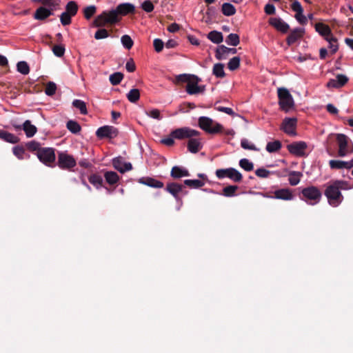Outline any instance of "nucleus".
<instances>
[{
	"label": "nucleus",
	"mask_w": 353,
	"mask_h": 353,
	"mask_svg": "<svg viewBox=\"0 0 353 353\" xmlns=\"http://www.w3.org/2000/svg\"><path fill=\"white\" fill-rule=\"evenodd\" d=\"M198 125L201 130L212 134L221 133L223 130V126L221 123L208 117H200L198 119Z\"/></svg>",
	"instance_id": "f257e3e1"
},
{
	"label": "nucleus",
	"mask_w": 353,
	"mask_h": 353,
	"mask_svg": "<svg viewBox=\"0 0 353 353\" xmlns=\"http://www.w3.org/2000/svg\"><path fill=\"white\" fill-rule=\"evenodd\" d=\"M119 21V14L116 9L109 11H103L98 15L94 21V25L96 27H103L106 23L114 24Z\"/></svg>",
	"instance_id": "f03ea898"
},
{
	"label": "nucleus",
	"mask_w": 353,
	"mask_h": 353,
	"mask_svg": "<svg viewBox=\"0 0 353 353\" xmlns=\"http://www.w3.org/2000/svg\"><path fill=\"white\" fill-rule=\"evenodd\" d=\"M325 195L327 199L329 204L333 207L339 206L343 200L341 191L339 190L337 186L333 183L326 188Z\"/></svg>",
	"instance_id": "7ed1b4c3"
},
{
	"label": "nucleus",
	"mask_w": 353,
	"mask_h": 353,
	"mask_svg": "<svg viewBox=\"0 0 353 353\" xmlns=\"http://www.w3.org/2000/svg\"><path fill=\"white\" fill-rule=\"evenodd\" d=\"M301 199L305 201L309 205H315L318 203L322 196L321 191L314 186L305 188L301 191Z\"/></svg>",
	"instance_id": "20e7f679"
},
{
	"label": "nucleus",
	"mask_w": 353,
	"mask_h": 353,
	"mask_svg": "<svg viewBox=\"0 0 353 353\" xmlns=\"http://www.w3.org/2000/svg\"><path fill=\"white\" fill-rule=\"evenodd\" d=\"M279 104L281 110L288 112L294 106V99L288 90L285 88H278Z\"/></svg>",
	"instance_id": "39448f33"
},
{
	"label": "nucleus",
	"mask_w": 353,
	"mask_h": 353,
	"mask_svg": "<svg viewBox=\"0 0 353 353\" xmlns=\"http://www.w3.org/2000/svg\"><path fill=\"white\" fill-rule=\"evenodd\" d=\"M216 176L219 179L229 178L234 182H239L242 179V174L233 168L219 169L216 170Z\"/></svg>",
	"instance_id": "423d86ee"
},
{
	"label": "nucleus",
	"mask_w": 353,
	"mask_h": 353,
	"mask_svg": "<svg viewBox=\"0 0 353 353\" xmlns=\"http://www.w3.org/2000/svg\"><path fill=\"white\" fill-rule=\"evenodd\" d=\"M37 155L39 161L48 166L53 163L56 159L54 150L51 148H40Z\"/></svg>",
	"instance_id": "0eeeda50"
},
{
	"label": "nucleus",
	"mask_w": 353,
	"mask_h": 353,
	"mask_svg": "<svg viewBox=\"0 0 353 353\" xmlns=\"http://www.w3.org/2000/svg\"><path fill=\"white\" fill-rule=\"evenodd\" d=\"M200 132L196 130L192 129L188 127H183L177 128L171 132V136L176 139H190L192 137H198Z\"/></svg>",
	"instance_id": "6e6552de"
},
{
	"label": "nucleus",
	"mask_w": 353,
	"mask_h": 353,
	"mask_svg": "<svg viewBox=\"0 0 353 353\" xmlns=\"http://www.w3.org/2000/svg\"><path fill=\"white\" fill-rule=\"evenodd\" d=\"M58 165L60 168L70 169L76 166L77 163L74 158L66 152H60L58 154Z\"/></svg>",
	"instance_id": "1a4fd4ad"
},
{
	"label": "nucleus",
	"mask_w": 353,
	"mask_h": 353,
	"mask_svg": "<svg viewBox=\"0 0 353 353\" xmlns=\"http://www.w3.org/2000/svg\"><path fill=\"white\" fill-rule=\"evenodd\" d=\"M119 134V130L114 126L104 125L97 129L96 135L99 138H110L116 137Z\"/></svg>",
	"instance_id": "9d476101"
},
{
	"label": "nucleus",
	"mask_w": 353,
	"mask_h": 353,
	"mask_svg": "<svg viewBox=\"0 0 353 353\" xmlns=\"http://www.w3.org/2000/svg\"><path fill=\"white\" fill-rule=\"evenodd\" d=\"M307 145L304 141L294 142L288 145V150L292 154L296 157H304Z\"/></svg>",
	"instance_id": "9b49d317"
},
{
	"label": "nucleus",
	"mask_w": 353,
	"mask_h": 353,
	"mask_svg": "<svg viewBox=\"0 0 353 353\" xmlns=\"http://www.w3.org/2000/svg\"><path fill=\"white\" fill-rule=\"evenodd\" d=\"M336 141L339 145L338 155L344 157L348 154L347 145L349 138L343 134H336Z\"/></svg>",
	"instance_id": "f8f14e48"
},
{
	"label": "nucleus",
	"mask_w": 353,
	"mask_h": 353,
	"mask_svg": "<svg viewBox=\"0 0 353 353\" xmlns=\"http://www.w3.org/2000/svg\"><path fill=\"white\" fill-rule=\"evenodd\" d=\"M269 23L276 30L286 33L290 29V26L280 17H272L269 20Z\"/></svg>",
	"instance_id": "ddd939ff"
},
{
	"label": "nucleus",
	"mask_w": 353,
	"mask_h": 353,
	"mask_svg": "<svg viewBox=\"0 0 353 353\" xmlns=\"http://www.w3.org/2000/svg\"><path fill=\"white\" fill-rule=\"evenodd\" d=\"M296 121L297 120L295 118H285L282 123L283 130L289 135H296Z\"/></svg>",
	"instance_id": "4468645a"
},
{
	"label": "nucleus",
	"mask_w": 353,
	"mask_h": 353,
	"mask_svg": "<svg viewBox=\"0 0 353 353\" xmlns=\"http://www.w3.org/2000/svg\"><path fill=\"white\" fill-rule=\"evenodd\" d=\"M112 165L114 168L121 173H124L126 171L131 170L132 168V164L130 162H123V158L121 157L114 158L112 160Z\"/></svg>",
	"instance_id": "2eb2a0df"
},
{
	"label": "nucleus",
	"mask_w": 353,
	"mask_h": 353,
	"mask_svg": "<svg viewBox=\"0 0 353 353\" xmlns=\"http://www.w3.org/2000/svg\"><path fill=\"white\" fill-rule=\"evenodd\" d=\"M237 50L234 48H228L223 45L219 46L216 50L215 57L218 60L225 59L227 56L230 54H234Z\"/></svg>",
	"instance_id": "dca6fc26"
},
{
	"label": "nucleus",
	"mask_w": 353,
	"mask_h": 353,
	"mask_svg": "<svg viewBox=\"0 0 353 353\" xmlns=\"http://www.w3.org/2000/svg\"><path fill=\"white\" fill-rule=\"evenodd\" d=\"M348 81V78L345 74H337L335 79H330L327 87L329 88H340Z\"/></svg>",
	"instance_id": "f3484780"
},
{
	"label": "nucleus",
	"mask_w": 353,
	"mask_h": 353,
	"mask_svg": "<svg viewBox=\"0 0 353 353\" xmlns=\"http://www.w3.org/2000/svg\"><path fill=\"white\" fill-rule=\"evenodd\" d=\"M305 34V29L303 28H296L293 29L286 39L288 46L294 44L296 41L300 39Z\"/></svg>",
	"instance_id": "a211bd4d"
},
{
	"label": "nucleus",
	"mask_w": 353,
	"mask_h": 353,
	"mask_svg": "<svg viewBox=\"0 0 353 353\" xmlns=\"http://www.w3.org/2000/svg\"><path fill=\"white\" fill-rule=\"evenodd\" d=\"M293 194L289 189L282 188L274 191L272 198L281 199L285 201H290L293 199Z\"/></svg>",
	"instance_id": "6ab92c4d"
},
{
	"label": "nucleus",
	"mask_w": 353,
	"mask_h": 353,
	"mask_svg": "<svg viewBox=\"0 0 353 353\" xmlns=\"http://www.w3.org/2000/svg\"><path fill=\"white\" fill-rule=\"evenodd\" d=\"M188 150L191 153H197L202 148L201 139L192 137L188 142Z\"/></svg>",
	"instance_id": "aec40b11"
},
{
	"label": "nucleus",
	"mask_w": 353,
	"mask_h": 353,
	"mask_svg": "<svg viewBox=\"0 0 353 353\" xmlns=\"http://www.w3.org/2000/svg\"><path fill=\"white\" fill-rule=\"evenodd\" d=\"M315 30L322 36L325 39L328 37L333 35L332 30L327 25L323 23H317L315 24Z\"/></svg>",
	"instance_id": "412c9836"
},
{
	"label": "nucleus",
	"mask_w": 353,
	"mask_h": 353,
	"mask_svg": "<svg viewBox=\"0 0 353 353\" xmlns=\"http://www.w3.org/2000/svg\"><path fill=\"white\" fill-rule=\"evenodd\" d=\"M118 14L126 15L134 12L135 7L130 3H123L118 5L115 8Z\"/></svg>",
	"instance_id": "4be33fe9"
},
{
	"label": "nucleus",
	"mask_w": 353,
	"mask_h": 353,
	"mask_svg": "<svg viewBox=\"0 0 353 353\" xmlns=\"http://www.w3.org/2000/svg\"><path fill=\"white\" fill-rule=\"evenodd\" d=\"M170 176L174 179H180L185 176H189L190 173L186 168L175 165L172 168Z\"/></svg>",
	"instance_id": "5701e85b"
},
{
	"label": "nucleus",
	"mask_w": 353,
	"mask_h": 353,
	"mask_svg": "<svg viewBox=\"0 0 353 353\" xmlns=\"http://www.w3.org/2000/svg\"><path fill=\"white\" fill-rule=\"evenodd\" d=\"M183 185L176 183L167 184L165 190L171 194L176 200L179 199V194L182 191Z\"/></svg>",
	"instance_id": "b1692460"
},
{
	"label": "nucleus",
	"mask_w": 353,
	"mask_h": 353,
	"mask_svg": "<svg viewBox=\"0 0 353 353\" xmlns=\"http://www.w3.org/2000/svg\"><path fill=\"white\" fill-rule=\"evenodd\" d=\"M139 182L151 188H161L163 187V182L151 177L141 178Z\"/></svg>",
	"instance_id": "393cba45"
},
{
	"label": "nucleus",
	"mask_w": 353,
	"mask_h": 353,
	"mask_svg": "<svg viewBox=\"0 0 353 353\" xmlns=\"http://www.w3.org/2000/svg\"><path fill=\"white\" fill-rule=\"evenodd\" d=\"M53 12L52 10L45 8V7H39L37 9L34 14V17L37 20H44L52 15Z\"/></svg>",
	"instance_id": "a878e982"
},
{
	"label": "nucleus",
	"mask_w": 353,
	"mask_h": 353,
	"mask_svg": "<svg viewBox=\"0 0 353 353\" xmlns=\"http://www.w3.org/2000/svg\"><path fill=\"white\" fill-rule=\"evenodd\" d=\"M185 90L189 94H196L203 92L205 90L204 86L198 85L197 83H188Z\"/></svg>",
	"instance_id": "bb28decb"
},
{
	"label": "nucleus",
	"mask_w": 353,
	"mask_h": 353,
	"mask_svg": "<svg viewBox=\"0 0 353 353\" xmlns=\"http://www.w3.org/2000/svg\"><path fill=\"white\" fill-rule=\"evenodd\" d=\"M0 139L10 143H17L19 141L17 136L3 130H0Z\"/></svg>",
	"instance_id": "cd10ccee"
},
{
	"label": "nucleus",
	"mask_w": 353,
	"mask_h": 353,
	"mask_svg": "<svg viewBox=\"0 0 353 353\" xmlns=\"http://www.w3.org/2000/svg\"><path fill=\"white\" fill-rule=\"evenodd\" d=\"M23 130L28 137H33L37 132V128L31 124L30 121L26 120L23 124Z\"/></svg>",
	"instance_id": "c85d7f7f"
},
{
	"label": "nucleus",
	"mask_w": 353,
	"mask_h": 353,
	"mask_svg": "<svg viewBox=\"0 0 353 353\" xmlns=\"http://www.w3.org/2000/svg\"><path fill=\"white\" fill-rule=\"evenodd\" d=\"M236 11L235 7L230 3H224L221 6V12L226 17L234 15Z\"/></svg>",
	"instance_id": "c756f323"
},
{
	"label": "nucleus",
	"mask_w": 353,
	"mask_h": 353,
	"mask_svg": "<svg viewBox=\"0 0 353 353\" xmlns=\"http://www.w3.org/2000/svg\"><path fill=\"white\" fill-rule=\"evenodd\" d=\"M208 39L212 43L219 44L223 41V37L221 32L213 30L208 33Z\"/></svg>",
	"instance_id": "7c9ffc66"
},
{
	"label": "nucleus",
	"mask_w": 353,
	"mask_h": 353,
	"mask_svg": "<svg viewBox=\"0 0 353 353\" xmlns=\"http://www.w3.org/2000/svg\"><path fill=\"white\" fill-rule=\"evenodd\" d=\"M105 181L110 185L117 183L119 179V176L117 172L113 171H108L104 174Z\"/></svg>",
	"instance_id": "2f4dec72"
},
{
	"label": "nucleus",
	"mask_w": 353,
	"mask_h": 353,
	"mask_svg": "<svg viewBox=\"0 0 353 353\" xmlns=\"http://www.w3.org/2000/svg\"><path fill=\"white\" fill-rule=\"evenodd\" d=\"M282 147L281 143L279 140L268 142L266 145L265 150L270 152L273 153L279 151Z\"/></svg>",
	"instance_id": "473e14b6"
},
{
	"label": "nucleus",
	"mask_w": 353,
	"mask_h": 353,
	"mask_svg": "<svg viewBox=\"0 0 353 353\" xmlns=\"http://www.w3.org/2000/svg\"><path fill=\"white\" fill-rule=\"evenodd\" d=\"M302 174L300 172L291 171L289 173L288 181L291 185H296L301 180Z\"/></svg>",
	"instance_id": "72a5a7b5"
},
{
	"label": "nucleus",
	"mask_w": 353,
	"mask_h": 353,
	"mask_svg": "<svg viewBox=\"0 0 353 353\" xmlns=\"http://www.w3.org/2000/svg\"><path fill=\"white\" fill-rule=\"evenodd\" d=\"M212 74L217 78H223L225 75L224 65L221 63L214 64L212 69Z\"/></svg>",
	"instance_id": "f704fd0d"
},
{
	"label": "nucleus",
	"mask_w": 353,
	"mask_h": 353,
	"mask_svg": "<svg viewBox=\"0 0 353 353\" xmlns=\"http://www.w3.org/2000/svg\"><path fill=\"white\" fill-rule=\"evenodd\" d=\"M325 40L328 43V48L331 50L332 54H334L337 52L339 49L338 40L333 35L328 37Z\"/></svg>",
	"instance_id": "c9c22d12"
},
{
	"label": "nucleus",
	"mask_w": 353,
	"mask_h": 353,
	"mask_svg": "<svg viewBox=\"0 0 353 353\" xmlns=\"http://www.w3.org/2000/svg\"><path fill=\"white\" fill-rule=\"evenodd\" d=\"M184 184L191 188L197 189L203 187L205 183L199 179H185Z\"/></svg>",
	"instance_id": "e433bc0d"
},
{
	"label": "nucleus",
	"mask_w": 353,
	"mask_h": 353,
	"mask_svg": "<svg viewBox=\"0 0 353 353\" xmlns=\"http://www.w3.org/2000/svg\"><path fill=\"white\" fill-rule=\"evenodd\" d=\"M225 42L228 45L236 46L240 42L239 37L237 34L230 33L226 37Z\"/></svg>",
	"instance_id": "4c0bfd02"
},
{
	"label": "nucleus",
	"mask_w": 353,
	"mask_h": 353,
	"mask_svg": "<svg viewBox=\"0 0 353 353\" xmlns=\"http://www.w3.org/2000/svg\"><path fill=\"white\" fill-rule=\"evenodd\" d=\"M72 105L79 109L82 114H86L88 113L85 103L80 99H74L72 101Z\"/></svg>",
	"instance_id": "58836bf2"
},
{
	"label": "nucleus",
	"mask_w": 353,
	"mask_h": 353,
	"mask_svg": "<svg viewBox=\"0 0 353 353\" xmlns=\"http://www.w3.org/2000/svg\"><path fill=\"white\" fill-rule=\"evenodd\" d=\"M140 98L139 90L137 88L132 89L127 94V99L131 103H136Z\"/></svg>",
	"instance_id": "ea45409f"
},
{
	"label": "nucleus",
	"mask_w": 353,
	"mask_h": 353,
	"mask_svg": "<svg viewBox=\"0 0 353 353\" xmlns=\"http://www.w3.org/2000/svg\"><path fill=\"white\" fill-rule=\"evenodd\" d=\"M68 130L73 134H77L81 130L80 125L75 121L70 120L67 122Z\"/></svg>",
	"instance_id": "a19ab883"
},
{
	"label": "nucleus",
	"mask_w": 353,
	"mask_h": 353,
	"mask_svg": "<svg viewBox=\"0 0 353 353\" xmlns=\"http://www.w3.org/2000/svg\"><path fill=\"white\" fill-rule=\"evenodd\" d=\"M123 79V74L121 72H117L110 75L109 80L112 85H117L121 83Z\"/></svg>",
	"instance_id": "79ce46f5"
},
{
	"label": "nucleus",
	"mask_w": 353,
	"mask_h": 353,
	"mask_svg": "<svg viewBox=\"0 0 353 353\" xmlns=\"http://www.w3.org/2000/svg\"><path fill=\"white\" fill-rule=\"evenodd\" d=\"M238 187L236 185H228L223 189V195L226 197H232L236 195V191Z\"/></svg>",
	"instance_id": "37998d69"
},
{
	"label": "nucleus",
	"mask_w": 353,
	"mask_h": 353,
	"mask_svg": "<svg viewBox=\"0 0 353 353\" xmlns=\"http://www.w3.org/2000/svg\"><path fill=\"white\" fill-rule=\"evenodd\" d=\"M89 182L97 188H101L103 183V178L97 174H92L89 177Z\"/></svg>",
	"instance_id": "c03bdc74"
},
{
	"label": "nucleus",
	"mask_w": 353,
	"mask_h": 353,
	"mask_svg": "<svg viewBox=\"0 0 353 353\" xmlns=\"http://www.w3.org/2000/svg\"><path fill=\"white\" fill-rule=\"evenodd\" d=\"M65 12L74 16L78 11V6L75 1H69L65 6Z\"/></svg>",
	"instance_id": "a18cd8bd"
},
{
	"label": "nucleus",
	"mask_w": 353,
	"mask_h": 353,
	"mask_svg": "<svg viewBox=\"0 0 353 353\" xmlns=\"http://www.w3.org/2000/svg\"><path fill=\"white\" fill-rule=\"evenodd\" d=\"M241 146L244 150H253V151H259V149L256 147V145L250 142L247 139H243L241 141Z\"/></svg>",
	"instance_id": "49530a36"
},
{
	"label": "nucleus",
	"mask_w": 353,
	"mask_h": 353,
	"mask_svg": "<svg viewBox=\"0 0 353 353\" xmlns=\"http://www.w3.org/2000/svg\"><path fill=\"white\" fill-rule=\"evenodd\" d=\"M17 69L22 74H28L30 72V68L27 62L21 61L17 63Z\"/></svg>",
	"instance_id": "de8ad7c7"
},
{
	"label": "nucleus",
	"mask_w": 353,
	"mask_h": 353,
	"mask_svg": "<svg viewBox=\"0 0 353 353\" xmlns=\"http://www.w3.org/2000/svg\"><path fill=\"white\" fill-rule=\"evenodd\" d=\"M239 165L241 168L247 172L252 171L254 168V164L248 159H241L239 161Z\"/></svg>",
	"instance_id": "09e8293b"
},
{
	"label": "nucleus",
	"mask_w": 353,
	"mask_h": 353,
	"mask_svg": "<svg viewBox=\"0 0 353 353\" xmlns=\"http://www.w3.org/2000/svg\"><path fill=\"white\" fill-rule=\"evenodd\" d=\"M121 42L123 46L128 50H130L134 44L132 39L128 34H125L121 37Z\"/></svg>",
	"instance_id": "8fccbe9b"
},
{
	"label": "nucleus",
	"mask_w": 353,
	"mask_h": 353,
	"mask_svg": "<svg viewBox=\"0 0 353 353\" xmlns=\"http://www.w3.org/2000/svg\"><path fill=\"white\" fill-rule=\"evenodd\" d=\"M240 65V58L239 57H234L228 63V68L230 70L233 71L236 70Z\"/></svg>",
	"instance_id": "3c124183"
},
{
	"label": "nucleus",
	"mask_w": 353,
	"mask_h": 353,
	"mask_svg": "<svg viewBox=\"0 0 353 353\" xmlns=\"http://www.w3.org/2000/svg\"><path fill=\"white\" fill-rule=\"evenodd\" d=\"M42 3L46 6L49 7V10H52L53 12V10H56L59 6L60 0H42Z\"/></svg>",
	"instance_id": "603ef678"
},
{
	"label": "nucleus",
	"mask_w": 353,
	"mask_h": 353,
	"mask_svg": "<svg viewBox=\"0 0 353 353\" xmlns=\"http://www.w3.org/2000/svg\"><path fill=\"white\" fill-rule=\"evenodd\" d=\"M97 8L95 6L92 5L87 6L83 10L84 17L86 19H90L96 12Z\"/></svg>",
	"instance_id": "864d4df0"
},
{
	"label": "nucleus",
	"mask_w": 353,
	"mask_h": 353,
	"mask_svg": "<svg viewBox=\"0 0 353 353\" xmlns=\"http://www.w3.org/2000/svg\"><path fill=\"white\" fill-rule=\"evenodd\" d=\"M13 154L19 159H23L25 158L26 152L23 148L20 146H15L12 149ZM28 157H29L28 155H27Z\"/></svg>",
	"instance_id": "5fc2aeb1"
},
{
	"label": "nucleus",
	"mask_w": 353,
	"mask_h": 353,
	"mask_svg": "<svg viewBox=\"0 0 353 353\" xmlns=\"http://www.w3.org/2000/svg\"><path fill=\"white\" fill-rule=\"evenodd\" d=\"M65 47L63 45H55L52 48L54 54L57 57H61L65 53Z\"/></svg>",
	"instance_id": "6e6d98bb"
},
{
	"label": "nucleus",
	"mask_w": 353,
	"mask_h": 353,
	"mask_svg": "<svg viewBox=\"0 0 353 353\" xmlns=\"http://www.w3.org/2000/svg\"><path fill=\"white\" fill-rule=\"evenodd\" d=\"M57 90V85L54 82L48 83L46 89L45 93L48 96H52L55 94Z\"/></svg>",
	"instance_id": "4d7b16f0"
},
{
	"label": "nucleus",
	"mask_w": 353,
	"mask_h": 353,
	"mask_svg": "<svg viewBox=\"0 0 353 353\" xmlns=\"http://www.w3.org/2000/svg\"><path fill=\"white\" fill-rule=\"evenodd\" d=\"M336 186H337L339 191L341 190H350L351 187L349 185L348 182L343 180H336L332 182Z\"/></svg>",
	"instance_id": "13d9d810"
},
{
	"label": "nucleus",
	"mask_w": 353,
	"mask_h": 353,
	"mask_svg": "<svg viewBox=\"0 0 353 353\" xmlns=\"http://www.w3.org/2000/svg\"><path fill=\"white\" fill-rule=\"evenodd\" d=\"M291 8L294 12H296V14H301V13H303V8L301 3L297 0H294L292 3Z\"/></svg>",
	"instance_id": "bf43d9fd"
},
{
	"label": "nucleus",
	"mask_w": 353,
	"mask_h": 353,
	"mask_svg": "<svg viewBox=\"0 0 353 353\" xmlns=\"http://www.w3.org/2000/svg\"><path fill=\"white\" fill-rule=\"evenodd\" d=\"M109 33L107 30L104 28L99 29L94 34V38L97 40L108 38Z\"/></svg>",
	"instance_id": "052dcab7"
},
{
	"label": "nucleus",
	"mask_w": 353,
	"mask_h": 353,
	"mask_svg": "<svg viewBox=\"0 0 353 353\" xmlns=\"http://www.w3.org/2000/svg\"><path fill=\"white\" fill-rule=\"evenodd\" d=\"M146 114L152 119L161 120L162 117L161 115L160 111L158 109H152L145 112Z\"/></svg>",
	"instance_id": "680f3d73"
},
{
	"label": "nucleus",
	"mask_w": 353,
	"mask_h": 353,
	"mask_svg": "<svg viewBox=\"0 0 353 353\" xmlns=\"http://www.w3.org/2000/svg\"><path fill=\"white\" fill-rule=\"evenodd\" d=\"M72 16L68 12H63L60 16V21L63 26H68L71 23V17Z\"/></svg>",
	"instance_id": "e2e57ef3"
},
{
	"label": "nucleus",
	"mask_w": 353,
	"mask_h": 353,
	"mask_svg": "<svg viewBox=\"0 0 353 353\" xmlns=\"http://www.w3.org/2000/svg\"><path fill=\"white\" fill-rule=\"evenodd\" d=\"M154 8L153 3L149 0L144 1L141 4V8L146 12H151Z\"/></svg>",
	"instance_id": "0e129e2a"
},
{
	"label": "nucleus",
	"mask_w": 353,
	"mask_h": 353,
	"mask_svg": "<svg viewBox=\"0 0 353 353\" xmlns=\"http://www.w3.org/2000/svg\"><path fill=\"white\" fill-rule=\"evenodd\" d=\"M190 80V75L188 74H181L176 75L175 77L174 83H178L181 82H188Z\"/></svg>",
	"instance_id": "69168bd1"
},
{
	"label": "nucleus",
	"mask_w": 353,
	"mask_h": 353,
	"mask_svg": "<svg viewBox=\"0 0 353 353\" xmlns=\"http://www.w3.org/2000/svg\"><path fill=\"white\" fill-rule=\"evenodd\" d=\"M270 172L265 168H258L255 171V174L261 178H267L269 176Z\"/></svg>",
	"instance_id": "338daca9"
},
{
	"label": "nucleus",
	"mask_w": 353,
	"mask_h": 353,
	"mask_svg": "<svg viewBox=\"0 0 353 353\" xmlns=\"http://www.w3.org/2000/svg\"><path fill=\"white\" fill-rule=\"evenodd\" d=\"M153 45H154V48L155 50L157 52H159L163 50V46H164V43L160 39H155L153 41Z\"/></svg>",
	"instance_id": "774afa93"
}]
</instances>
